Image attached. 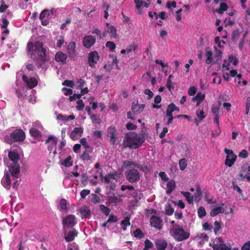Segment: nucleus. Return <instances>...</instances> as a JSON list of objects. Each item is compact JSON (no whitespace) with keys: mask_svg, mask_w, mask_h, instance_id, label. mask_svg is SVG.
<instances>
[{"mask_svg":"<svg viewBox=\"0 0 250 250\" xmlns=\"http://www.w3.org/2000/svg\"><path fill=\"white\" fill-rule=\"evenodd\" d=\"M27 50L30 58L36 61L37 66L42 67L47 61L46 49L43 47V43L39 41H36L34 43L30 42L27 43Z\"/></svg>","mask_w":250,"mask_h":250,"instance_id":"1","label":"nucleus"},{"mask_svg":"<svg viewBox=\"0 0 250 250\" xmlns=\"http://www.w3.org/2000/svg\"><path fill=\"white\" fill-rule=\"evenodd\" d=\"M146 138L143 134H137L135 132L126 133L123 140V145L124 147L130 149H137L145 142Z\"/></svg>","mask_w":250,"mask_h":250,"instance_id":"2","label":"nucleus"},{"mask_svg":"<svg viewBox=\"0 0 250 250\" xmlns=\"http://www.w3.org/2000/svg\"><path fill=\"white\" fill-rule=\"evenodd\" d=\"M170 233L171 236L177 241L181 242L189 238L190 233L184 230L183 228L177 224L170 229Z\"/></svg>","mask_w":250,"mask_h":250,"instance_id":"3","label":"nucleus"},{"mask_svg":"<svg viewBox=\"0 0 250 250\" xmlns=\"http://www.w3.org/2000/svg\"><path fill=\"white\" fill-rule=\"evenodd\" d=\"M25 139V134L21 129L13 130L9 136H6L4 139L6 143L12 145L14 142L23 141Z\"/></svg>","mask_w":250,"mask_h":250,"instance_id":"4","label":"nucleus"},{"mask_svg":"<svg viewBox=\"0 0 250 250\" xmlns=\"http://www.w3.org/2000/svg\"><path fill=\"white\" fill-rule=\"evenodd\" d=\"M125 175L126 180L130 183H136L140 180L141 175L138 170L134 168L126 170Z\"/></svg>","mask_w":250,"mask_h":250,"instance_id":"5","label":"nucleus"},{"mask_svg":"<svg viewBox=\"0 0 250 250\" xmlns=\"http://www.w3.org/2000/svg\"><path fill=\"white\" fill-rule=\"evenodd\" d=\"M224 151L227 154L225 164L226 166L231 167L235 162L237 156L234 154L231 149L225 148L224 149Z\"/></svg>","mask_w":250,"mask_h":250,"instance_id":"6","label":"nucleus"},{"mask_svg":"<svg viewBox=\"0 0 250 250\" xmlns=\"http://www.w3.org/2000/svg\"><path fill=\"white\" fill-rule=\"evenodd\" d=\"M62 224L63 228H73L77 224L76 217L72 214L67 215L63 219Z\"/></svg>","mask_w":250,"mask_h":250,"instance_id":"7","label":"nucleus"},{"mask_svg":"<svg viewBox=\"0 0 250 250\" xmlns=\"http://www.w3.org/2000/svg\"><path fill=\"white\" fill-rule=\"evenodd\" d=\"M100 57L96 51L90 52L88 54V62L89 66L92 68L95 67L96 64L99 61Z\"/></svg>","mask_w":250,"mask_h":250,"instance_id":"8","label":"nucleus"},{"mask_svg":"<svg viewBox=\"0 0 250 250\" xmlns=\"http://www.w3.org/2000/svg\"><path fill=\"white\" fill-rule=\"evenodd\" d=\"M150 225L160 230L162 229V220L160 217L153 215L150 218Z\"/></svg>","mask_w":250,"mask_h":250,"instance_id":"9","label":"nucleus"},{"mask_svg":"<svg viewBox=\"0 0 250 250\" xmlns=\"http://www.w3.org/2000/svg\"><path fill=\"white\" fill-rule=\"evenodd\" d=\"M22 81L26 83L27 86L30 89L33 88L38 84V81L34 77L28 78L26 75L22 76Z\"/></svg>","mask_w":250,"mask_h":250,"instance_id":"10","label":"nucleus"},{"mask_svg":"<svg viewBox=\"0 0 250 250\" xmlns=\"http://www.w3.org/2000/svg\"><path fill=\"white\" fill-rule=\"evenodd\" d=\"M96 39L92 35L85 36L83 39V45L87 48H90L95 43Z\"/></svg>","mask_w":250,"mask_h":250,"instance_id":"11","label":"nucleus"},{"mask_svg":"<svg viewBox=\"0 0 250 250\" xmlns=\"http://www.w3.org/2000/svg\"><path fill=\"white\" fill-rule=\"evenodd\" d=\"M9 171L12 177L18 178L20 172L19 164L15 163L11 167H9Z\"/></svg>","mask_w":250,"mask_h":250,"instance_id":"12","label":"nucleus"},{"mask_svg":"<svg viewBox=\"0 0 250 250\" xmlns=\"http://www.w3.org/2000/svg\"><path fill=\"white\" fill-rule=\"evenodd\" d=\"M79 212L82 219L87 218L91 214V211L89 207L83 206L79 209Z\"/></svg>","mask_w":250,"mask_h":250,"instance_id":"13","label":"nucleus"},{"mask_svg":"<svg viewBox=\"0 0 250 250\" xmlns=\"http://www.w3.org/2000/svg\"><path fill=\"white\" fill-rule=\"evenodd\" d=\"M83 131L82 127H76L71 132L70 137L72 140H76L82 136Z\"/></svg>","mask_w":250,"mask_h":250,"instance_id":"14","label":"nucleus"},{"mask_svg":"<svg viewBox=\"0 0 250 250\" xmlns=\"http://www.w3.org/2000/svg\"><path fill=\"white\" fill-rule=\"evenodd\" d=\"M121 197L120 195H116L115 193H112L108 196V201L111 204L116 206L121 202Z\"/></svg>","mask_w":250,"mask_h":250,"instance_id":"15","label":"nucleus"},{"mask_svg":"<svg viewBox=\"0 0 250 250\" xmlns=\"http://www.w3.org/2000/svg\"><path fill=\"white\" fill-rule=\"evenodd\" d=\"M155 245L157 250H165L167 246V242L163 239H157L155 241Z\"/></svg>","mask_w":250,"mask_h":250,"instance_id":"16","label":"nucleus"},{"mask_svg":"<svg viewBox=\"0 0 250 250\" xmlns=\"http://www.w3.org/2000/svg\"><path fill=\"white\" fill-rule=\"evenodd\" d=\"M1 183L2 186L6 189H9L11 188V180L9 175L8 173H5L3 177L1 179Z\"/></svg>","mask_w":250,"mask_h":250,"instance_id":"17","label":"nucleus"},{"mask_svg":"<svg viewBox=\"0 0 250 250\" xmlns=\"http://www.w3.org/2000/svg\"><path fill=\"white\" fill-rule=\"evenodd\" d=\"M76 43L74 42H70L67 46L68 53L70 58H73L76 56Z\"/></svg>","mask_w":250,"mask_h":250,"instance_id":"18","label":"nucleus"},{"mask_svg":"<svg viewBox=\"0 0 250 250\" xmlns=\"http://www.w3.org/2000/svg\"><path fill=\"white\" fill-rule=\"evenodd\" d=\"M67 59V55L62 52H58L55 57V59L56 62H62V63H65Z\"/></svg>","mask_w":250,"mask_h":250,"instance_id":"19","label":"nucleus"},{"mask_svg":"<svg viewBox=\"0 0 250 250\" xmlns=\"http://www.w3.org/2000/svg\"><path fill=\"white\" fill-rule=\"evenodd\" d=\"M224 206V204L222 203L220 207H218L212 209L210 212V216L211 217H215L219 213H224L225 211L224 208H223Z\"/></svg>","mask_w":250,"mask_h":250,"instance_id":"20","label":"nucleus"},{"mask_svg":"<svg viewBox=\"0 0 250 250\" xmlns=\"http://www.w3.org/2000/svg\"><path fill=\"white\" fill-rule=\"evenodd\" d=\"M78 231L73 229L72 231L68 232L67 235L65 236L64 239L67 242H71L74 240L75 237L78 235Z\"/></svg>","mask_w":250,"mask_h":250,"instance_id":"21","label":"nucleus"},{"mask_svg":"<svg viewBox=\"0 0 250 250\" xmlns=\"http://www.w3.org/2000/svg\"><path fill=\"white\" fill-rule=\"evenodd\" d=\"M106 25L108 28L105 30V32L110 34V36L111 37L116 38L117 37V34L116 28L112 25L110 26L108 23H106Z\"/></svg>","mask_w":250,"mask_h":250,"instance_id":"22","label":"nucleus"},{"mask_svg":"<svg viewBox=\"0 0 250 250\" xmlns=\"http://www.w3.org/2000/svg\"><path fill=\"white\" fill-rule=\"evenodd\" d=\"M145 107V104H133L131 107L134 113H140L143 111Z\"/></svg>","mask_w":250,"mask_h":250,"instance_id":"23","label":"nucleus"},{"mask_svg":"<svg viewBox=\"0 0 250 250\" xmlns=\"http://www.w3.org/2000/svg\"><path fill=\"white\" fill-rule=\"evenodd\" d=\"M117 131L116 129V127L113 126H110L108 127L106 130V136L108 137L113 138L115 137H117Z\"/></svg>","mask_w":250,"mask_h":250,"instance_id":"24","label":"nucleus"},{"mask_svg":"<svg viewBox=\"0 0 250 250\" xmlns=\"http://www.w3.org/2000/svg\"><path fill=\"white\" fill-rule=\"evenodd\" d=\"M30 135L36 139L41 138L42 135L41 131L36 128H31L29 130Z\"/></svg>","mask_w":250,"mask_h":250,"instance_id":"25","label":"nucleus"},{"mask_svg":"<svg viewBox=\"0 0 250 250\" xmlns=\"http://www.w3.org/2000/svg\"><path fill=\"white\" fill-rule=\"evenodd\" d=\"M9 158L13 162V164L18 163V161L20 159L19 155L17 152L10 151L8 153Z\"/></svg>","mask_w":250,"mask_h":250,"instance_id":"26","label":"nucleus"},{"mask_svg":"<svg viewBox=\"0 0 250 250\" xmlns=\"http://www.w3.org/2000/svg\"><path fill=\"white\" fill-rule=\"evenodd\" d=\"M167 187L166 193L167 194H171L172 191H173L175 188L176 184L175 181L174 180L169 181L168 182Z\"/></svg>","mask_w":250,"mask_h":250,"instance_id":"27","label":"nucleus"},{"mask_svg":"<svg viewBox=\"0 0 250 250\" xmlns=\"http://www.w3.org/2000/svg\"><path fill=\"white\" fill-rule=\"evenodd\" d=\"M73 162L72 160L71 156H68L66 159L61 161V164L66 167H71L73 165Z\"/></svg>","mask_w":250,"mask_h":250,"instance_id":"28","label":"nucleus"},{"mask_svg":"<svg viewBox=\"0 0 250 250\" xmlns=\"http://www.w3.org/2000/svg\"><path fill=\"white\" fill-rule=\"evenodd\" d=\"M206 56L207 57L206 62L209 64L211 62L212 60V52L209 48L206 49Z\"/></svg>","mask_w":250,"mask_h":250,"instance_id":"29","label":"nucleus"},{"mask_svg":"<svg viewBox=\"0 0 250 250\" xmlns=\"http://www.w3.org/2000/svg\"><path fill=\"white\" fill-rule=\"evenodd\" d=\"M59 208L60 211L66 212L67 210V202L64 199H61L59 203Z\"/></svg>","mask_w":250,"mask_h":250,"instance_id":"30","label":"nucleus"},{"mask_svg":"<svg viewBox=\"0 0 250 250\" xmlns=\"http://www.w3.org/2000/svg\"><path fill=\"white\" fill-rule=\"evenodd\" d=\"M181 193L185 197L189 204L193 203V197L191 196L189 192L187 191H181Z\"/></svg>","mask_w":250,"mask_h":250,"instance_id":"31","label":"nucleus"},{"mask_svg":"<svg viewBox=\"0 0 250 250\" xmlns=\"http://www.w3.org/2000/svg\"><path fill=\"white\" fill-rule=\"evenodd\" d=\"M129 220L130 217L129 216H126L124 220L121 221V224L122 225V229L124 230H125L126 229L127 226L130 225Z\"/></svg>","mask_w":250,"mask_h":250,"instance_id":"32","label":"nucleus"},{"mask_svg":"<svg viewBox=\"0 0 250 250\" xmlns=\"http://www.w3.org/2000/svg\"><path fill=\"white\" fill-rule=\"evenodd\" d=\"M228 8V5L225 2H221L220 4L219 8L216 9V12L218 14H222L224 11H226Z\"/></svg>","mask_w":250,"mask_h":250,"instance_id":"33","label":"nucleus"},{"mask_svg":"<svg viewBox=\"0 0 250 250\" xmlns=\"http://www.w3.org/2000/svg\"><path fill=\"white\" fill-rule=\"evenodd\" d=\"M80 159L83 161H88L91 160V156L89 152L87 150L83 151V153L80 155Z\"/></svg>","mask_w":250,"mask_h":250,"instance_id":"34","label":"nucleus"},{"mask_svg":"<svg viewBox=\"0 0 250 250\" xmlns=\"http://www.w3.org/2000/svg\"><path fill=\"white\" fill-rule=\"evenodd\" d=\"M205 97V95L204 94H202L201 92H198L195 97L192 98V101L193 102H195L196 101H203Z\"/></svg>","mask_w":250,"mask_h":250,"instance_id":"35","label":"nucleus"},{"mask_svg":"<svg viewBox=\"0 0 250 250\" xmlns=\"http://www.w3.org/2000/svg\"><path fill=\"white\" fill-rule=\"evenodd\" d=\"M179 165L180 170H184L188 165V162L185 158L179 160Z\"/></svg>","mask_w":250,"mask_h":250,"instance_id":"36","label":"nucleus"},{"mask_svg":"<svg viewBox=\"0 0 250 250\" xmlns=\"http://www.w3.org/2000/svg\"><path fill=\"white\" fill-rule=\"evenodd\" d=\"M124 166L127 167H135L138 168V167L139 166L138 164H137L134 162L129 161H125L124 163Z\"/></svg>","mask_w":250,"mask_h":250,"instance_id":"37","label":"nucleus"},{"mask_svg":"<svg viewBox=\"0 0 250 250\" xmlns=\"http://www.w3.org/2000/svg\"><path fill=\"white\" fill-rule=\"evenodd\" d=\"M198 216L200 218H202L206 216V211L204 207L201 206L197 210Z\"/></svg>","mask_w":250,"mask_h":250,"instance_id":"38","label":"nucleus"},{"mask_svg":"<svg viewBox=\"0 0 250 250\" xmlns=\"http://www.w3.org/2000/svg\"><path fill=\"white\" fill-rule=\"evenodd\" d=\"M214 233L216 235L218 233L219 231L222 228V224L221 222H218V221H215L214 223Z\"/></svg>","mask_w":250,"mask_h":250,"instance_id":"39","label":"nucleus"},{"mask_svg":"<svg viewBox=\"0 0 250 250\" xmlns=\"http://www.w3.org/2000/svg\"><path fill=\"white\" fill-rule=\"evenodd\" d=\"M134 236L136 238H142L145 235L143 231L139 229H136L133 232Z\"/></svg>","mask_w":250,"mask_h":250,"instance_id":"40","label":"nucleus"},{"mask_svg":"<svg viewBox=\"0 0 250 250\" xmlns=\"http://www.w3.org/2000/svg\"><path fill=\"white\" fill-rule=\"evenodd\" d=\"M49 11L47 9H44L41 13L40 19H43L46 18H50Z\"/></svg>","mask_w":250,"mask_h":250,"instance_id":"41","label":"nucleus"},{"mask_svg":"<svg viewBox=\"0 0 250 250\" xmlns=\"http://www.w3.org/2000/svg\"><path fill=\"white\" fill-rule=\"evenodd\" d=\"M51 141L52 142V146H56L58 142L57 138L52 136H49L45 141V144L49 143Z\"/></svg>","mask_w":250,"mask_h":250,"instance_id":"42","label":"nucleus"},{"mask_svg":"<svg viewBox=\"0 0 250 250\" xmlns=\"http://www.w3.org/2000/svg\"><path fill=\"white\" fill-rule=\"evenodd\" d=\"M100 208L102 212L105 214V215L107 216L109 214L110 212V208L105 206L104 205H101Z\"/></svg>","mask_w":250,"mask_h":250,"instance_id":"43","label":"nucleus"},{"mask_svg":"<svg viewBox=\"0 0 250 250\" xmlns=\"http://www.w3.org/2000/svg\"><path fill=\"white\" fill-rule=\"evenodd\" d=\"M174 212V209L170 205H167L165 208V213L167 215H171Z\"/></svg>","mask_w":250,"mask_h":250,"instance_id":"44","label":"nucleus"},{"mask_svg":"<svg viewBox=\"0 0 250 250\" xmlns=\"http://www.w3.org/2000/svg\"><path fill=\"white\" fill-rule=\"evenodd\" d=\"M220 244L219 245H216L214 244L212 246V249L213 250H221V248L222 247V245H226L224 242L222 240V239L221 238H219Z\"/></svg>","mask_w":250,"mask_h":250,"instance_id":"45","label":"nucleus"},{"mask_svg":"<svg viewBox=\"0 0 250 250\" xmlns=\"http://www.w3.org/2000/svg\"><path fill=\"white\" fill-rule=\"evenodd\" d=\"M154 15L155 16L156 20H157L159 17L163 20L166 19L167 18V17L166 16V12L164 11L161 12L159 14H158L156 12H154Z\"/></svg>","mask_w":250,"mask_h":250,"instance_id":"46","label":"nucleus"},{"mask_svg":"<svg viewBox=\"0 0 250 250\" xmlns=\"http://www.w3.org/2000/svg\"><path fill=\"white\" fill-rule=\"evenodd\" d=\"M153 246H154L153 244L151 241H150L148 239H146L145 241V248L144 250H148L149 249L152 248L153 247Z\"/></svg>","mask_w":250,"mask_h":250,"instance_id":"47","label":"nucleus"},{"mask_svg":"<svg viewBox=\"0 0 250 250\" xmlns=\"http://www.w3.org/2000/svg\"><path fill=\"white\" fill-rule=\"evenodd\" d=\"M77 105L76 106V109L79 111L83 110L84 104L82 100H78L77 102Z\"/></svg>","mask_w":250,"mask_h":250,"instance_id":"48","label":"nucleus"},{"mask_svg":"<svg viewBox=\"0 0 250 250\" xmlns=\"http://www.w3.org/2000/svg\"><path fill=\"white\" fill-rule=\"evenodd\" d=\"M196 114L200 120H202L206 117L205 113L203 110H198L196 111Z\"/></svg>","mask_w":250,"mask_h":250,"instance_id":"49","label":"nucleus"},{"mask_svg":"<svg viewBox=\"0 0 250 250\" xmlns=\"http://www.w3.org/2000/svg\"><path fill=\"white\" fill-rule=\"evenodd\" d=\"M118 219L116 215L114 214H110L109 216L108 219L106 221V223H115L117 222Z\"/></svg>","mask_w":250,"mask_h":250,"instance_id":"50","label":"nucleus"},{"mask_svg":"<svg viewBox=\"0 0 250 250\" xmlns=\"http://www.w3.org/2000/svg\"><path fill=\"white\" fill-rule=\"evenodd\" d=\"M105 46L107 47H108L111 51H113L115 49L116 47V44L113 42L108 41L106 42L105 44Z\"/></svg>","mask_w":250,"mask_h":250,"instance_id":"51","label":"nucleus"},{"mask_svg":"<svg viewBox=\"0 0 250 250\" xmlns=\"http://www.w3.org/2000/svg\"><path fill=\"white\" fill-rule=\"evenodd\" d=\"M92 199H91V202L94 204H96L98 203H100V198L99 196L95 194H92Z\"/></svg>","mask_w":250,"mask_h":250,"instance_id":"52","label":"nucleus"},{"mask_svg":"<svg viewBox=\"0 0 250 250\" xmlns=\"http://www.w3.org/2000/svg\"><path fill=\"white\" fill-rule=\"evenodd\" d=\"M229 62H232L234 65H237L238 62V59L235 57H234L232 55L229 56Z\"/></svg>","mask_w":250,"mask_h":250,"instance_id":"53","label":"nucleus"},{"mask_svg":"<svg viewBox=\"0 0 250 250\" xmlns=\"http://www.w3.org/2000/svg\"><path fill=\"white\" fill-rule=\"evenodd\" d=\"M138 168H139L140 170L142 171L145 173H147L148 171H149L148 167L146 165H141L139 164Z\"/></svg>","mask_w":250,"mask_h":250,"instance_id":"54","label":"nucleus"},{"mask_svg":"<svg viewBox=\"0 0 250 250\" xmlns=\"http://www.w3.org/2000/svg\"><path fill=\"white\" fill-rule=\"evenodd\" d=\"M91 32L92 34H96L99 37V39H101L103 37L101 31L97 28H93Z\"/></svg>","mask_w":250,"mask_h":250,"instance_id":"55","label":"nucleus"},{"mask_svg":"<svg viewBox=\"0 0 250 250\" xmlns=\"http://www.w3.org/2000/svg\"><path fill=\"white\" fill-rule=\"evenodd\" d=\"M62 84L68 87H73L74 85V83L72 81L66 80L62 83Z\"/></svg>","mask_w":250,"mask_h":250,"instance_id":"56","label":"nucleus"},{"mask_svg":"<svg viewBox=\"0 0 250 250\" xmlns=\"http://www.w3.org/2000/svg\"><path fill=\"white\" fill-rule=\"evenodd\" d=\"M90 119L92 121V123L94 124H100V120L98 119L96 114H91Z\"/></svg>","mask_w":250,"mask_h":250,"instance_id":"57","label":"nucleus"},{"mask_svg":"<svg viewBox=\"0 0 250 250\" xmlns=\"http://www.w3.org/2000/svg\"><path fill=\"white\" fill-rule=\"evenodd\" d=\"M174 112L172 108V105L171 103L168 105L166 109V115H172V113Z\"/></svg>","mask_w":250,"mask_h":250,"instance_id":"58","label":"nucleus"},{"mask_svg":"<svg viewBox=\"0 0 250 250\" xmlns=\"http://www.w3.org/2000/svg\"><path fill=\"white\" fill-rule=\"evenodd\" d=\"M166 86L170 91L174 88V86L171 80H167Z\"/></svg>","mask_w":250,"mask_h":250,"instance_id":"59","label":"nucleus"},{"mask_svg":"<svg viewBox=\"0 0 250 250\" xmlns=\"http://www.w3.org/2000/svg\"><path fill=\"white\" fill-rule=\"evenodd\" d=\"M121 189L122 191H125L126 189L133 190L134 189V188L132 185H123L121 186Z\"/></svg>","mask_w":250,"mask_h":250,"instance_id":"60","label":"nucleus"},{"mask_svg":"<svg viewBox=\"0 0 250 250\" xmlns=\"http://www.w3.org/2000/svg\"><path fill=\"white\" fill-rule=\"evenodd\" d=\"M202 195V191L201 188L200 186L198 185L197 188H196V192L194 194V197L195 198H201V196Z\"/></svg>","mask_w":250,"mask_h":250,"instance_id":"61","label":"nucleus"},{"mask_svg":"<svg viewBox=\"0 0 250 250\" xmlns=\"http://www.w3.org/2000/svg\"><path fill=\"white\" fill-rule=\"evenodd\" d=\"M219 106L217 105H213L211 108V111L215 115H219Z\"/></svg>","mask_w":250,"mask_h":250,"instance_id":"62","label":"nucleus"},{"mask_svg":"<svg viewBox=\"0 0 250 250\" xmlns=\"http://www.w3.org/2000/svg\"><path fill=\"white\" fill-rule=\"evenodd\" d=\"M90 191L89 189H83L80 192V195L82 198H84L87 195L90 194Z\"/></svg>","mask_w":250,"mask_h":250,"instance_id":"63","label":"nucleus"},{"mask_svg":"<svg viewBox=\"0 0 250 250\" xmlns=\"http://www.w3.org/2000/svg\"><path fill=\"white\" fill-rule=\"evenodd\" d=\"M241 250H250V241L245 243L242 247Z\"/></svg>","mask_w":250,"mask_h":250,"instance_id":"64","label":"nucleus"}]
</instances>
